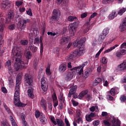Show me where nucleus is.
I'll return each mask as SVG.
<instances>
[{"label":"nucleus","mask_w":126,"mask_h":126,"mask_svg":"<svg viewBox=\"0 0 126 126\" xmlns=\"http://www.w3.org/2000/svg\"><path fill=\"white\" fill-rule=\"evenodd\" d=\"M22 79V75L19 74L16 77V89L14 97V104L16 107H25L26 104L20 102V84Z\"/></svg>","instance_id":"3"},{"label":"nucleus","mask_w":126,"mask_h":126,"mask_svg":"<svg viewBox=\"0 0 126 126\" xmlns=\"http://www.w3.org/2000/svg\"><path fill=\"white\" fill-rule=\"evenodd\" d=\"M9 29L10 30H14V29H15V25L14 24L10 25L9 26Z\"/></svg>","instance_id":"58"},{"label":"nucleus","mask_w":126,"mask_h":126,"mask_svg":"<svg viewBox=\"0 0 126 126\" xmlns=\"http://www.w3.org/2000/svg\"><path fill=\"white\" fill-rule=\"evenodd\" d=\"M101 34L106 37L109 34V30L107 29H104Z\"/></svg>","instance_id":"46"},{"label":"nucleus","mask_w":126,"mask_h":126,"mask_svg":"<svg viewBox=\"0 0 126 126\" xmlns=\"http://www.w3.org/2000/svg\"><path fill=\"white\" fill-rule=\"evenodd\" d=\"M126 17L124 20L123 23L120 24V26L119 27V29H120V31L121 32H124V31L126 30Z\"/></svg>","instance_id":"16"},{"label":"nucleus","mask_w":126,"mask_h":126,"mask_svg":"<svg viewBox=\"0 0 126 126\" xmlns=\"http://www.w3.org/2000/svg\"><path fill=\"white\" fill-rule=\"evenodd\" d=\"M1 91L3 93H4L5 94H6V93H7V90H6V88H5V87H2Z\"/></svg>","instance_id":"59"},{"label":"nucleus","mask_w":126,"mask_h":126,"mask_svg":"<svg viewBox=\"0 0 126 126\" xmlns=\"http://www.w3.org/2000/svg\"><path fill=\"white\" fill-rule=\"evenodd\" d=\"M86 41V38L83 37L80 39L77 43H74L75 48H78L79 50H75L72 52L68 56V61H72L74 58H76L77 56H82L84 54V43Z\"/></svg>","instance_id":"2"},{"label":"nucleus","mask_w":126,"mask_h":126,"mask_svg":"<svg viewBox=\"0 0 126 126\" xmlns=\"http://www.w3.org/2000/svg\"><path fill=\"white\" fill-rule=\"evenodd\" d=\"M40 105L45 111L47 110V103H46V100H45V99L42 98L40 102Z\"/></svg>","instance_id":"25"},{"label":"nucleus","mask_w":126,"mask_h":126,"mask_svg":"<svg viewBox=\"0 0 126 126\" xmlns=\"http://www.w3.org/2000/svg\"><path fill=\"white\" fill-rule=\"evenodd\" d=\"M64 126V122L62 120L60 119H56V126Z\"/></svg>","instance_id":"23"},{"label":"nucleus","mask_w":126,"mask_h":126,"mask_svg":"<svg viewBox=\"0 0 126 126\" xmlns=\"http://www.w3.org/2000/svg\"><path fill=\"white\" fill-rule=\"evenodd\" d=\"M120 100L122 103H125V102H126V95H125V94L122 95L120 96Z\"/></svg>","instance_id":"42"},{"label":"nucleus","mask_w":126,"mask_h":126,"mask_svg":"<svg viewBox=\"0 0 126 126\" xmlns=\"http://www.w3.org/2000/svg\"><path fill=\"white\" fill-rule=\"evenodd\" d=\"M118 68H120V70H126V62H124L120 64L118 66Z\"/></svg>","instance_id":"24"},{"label":"nucleus","mask_w":126,"mask_h":126,"mask_svg":"<svg viewBox=\"0 0 126 126\" xmlns=\"http://www.w3.org/2000/svg\"><path fill=\"white\" fill-rule=\"evenodd\" d=\"M96 109V106H93L90 108V111L91 112H94Z\"/></svg>","instance_id":"61"},{"label":"nucleus","mask_w":126,"mask_h":126,"mask_svg":"<svg viewBox=\"0 0 126 126\" xmlns=\"http://www.w3.org/2000/svg\"><path fill=\"white\" fill-rule=\"evenodd\" d=\"M6 67H8V69L9 71H11V62L10 60H8L6 63Z\"/></svg>","instance_id":"30"},{"label":"nucleus","mask_w":126,"mask_h":126,"mask_svg":"<svg viewBox=\"0 0 126 126\" xmlns=\"http://www.w3.org/2000/svg\"><path fill=\"white\" fill-rule=\"evenodd\" d=\"M77 124L79 125H82V124H83L82 118L78 117L76 120H74L73 122V125L74 126H77Z\"/></svg>","instance_id":"15"},{"label":"nucleus","mask_w":126,"mask_h":126,"mask_svg":"<svg viewBox=\"0 0 126 126\" xmlns=\"http://www.w3.org/2000/svg\"><path fill=\"white\" fill-rule=\"evenodd\" d=\"M86 63H83L82 65H80L78 67H73L72 70H73V69H76L77 70H79V69H80V68H83V67H84L86 65Z\"/></svg>","instance_id":"33"},{"label":"nucleus","mask_w":126,"mask_h":126,"mask_svg":"<svg viewBox=\"0 0 126 126\" xmlns=\"http://www.w3.org/2000/svg\"><path fill=\"white\" fill-rule=\"evenodd\" d=\"M33 89L32 88V86H29V89L28 90V95L30 98L33 99L34 98V94H33Z\"/></svg>","instance_id":"18"},{"label":"nucleus","mask_w":126,"mask_h":126,"mask_svg":"<svg viewBox=\"0 0 126 126\" xmlns=\"http://www.w3.org/2000/svg\"><path fill=\"white\" fill-rule=\"evenodd\" d=\"M13 18H14V14L13 13V12H12V11H9L6 17L5 23H6V24L11 23Z\"/></svg>","instance_id":"10"},{"label":"nucleus","mask_w":126,"mask_h":126,"mask_svg":"<svg viewBox=\"0 0 126 126\" xmlns=\"http://www.w3.org/2000/svg\"><path fill=\"white\" fill-rule=\"evenodd\" d=\"M54 53H55L56 54H59L60 52V48L59 47H56L54 48L53 49Z\"/></svg>","instance_id":"52"},{"label":"nucleus","mask_w":126,"mask_h":126,"mask_svg":"<svg viewBox=\"0 0 126 126\" xmlns=\"http://www.w3.org/2000/svg\"><path fill=\"white\" fill-rule=\"evenodd\" d=\"M52 100L53 102V106L56 109V107L58 105H59V101L58 100V97H57V94L55 92L52 95Z\"/></svg>","instance_id":"12"},{"label":"nucleus","mask_w":126,"mask_h":126,"mask_svg":"<svg viewBox=\"0 0 126 126\" xmlns=\"http://www.w3.org/2000/svg\"><path fill=\"white\" fill-rule=\"evenodd\" d=\"M68 43V37H63L60 42L61 45H65V44Z\"/></svg>","instance_id":"20"},{"label":"nucleus","mask_w":126,"mask_h":126,"mask_svg":"<svg viewBox=\"0 0 126 126\" xmlns=\"http://www.w3.org/2000/svg\"><path fill=\"white\" fill-rule=\"evenodd\" d=\"M79 96L80 98H83L85 96L87 101H90L92 99V94L91 93H89L88 90H85L82 91L79 94Z\"/></svg>","instance_id":"9"},{"label":"nucleus","mask_w":126,"mask_h":126,"mask_svg":"<svg viewBox=\"0 0 126 126\" xmlns=\"http://www.w3.org/2000/svg\"><path fill=\"white\" fill-rule=\"evenodd\" d=\"M30 22V20L27 19H21L20 20L17 24V28L20 30V31H22V30H25V28H26V25L27 23H29Z\"/></svg>","instance_id":"7"},{"label":"nucleus","mask_w":126,"mask_h":126,"mask_svg":"<svg viewBox=\"0 0 126 126\" xmlns=\"http://www.w3.org/2000/svg\"><path fill=\"white\" fill-rule=\"evenodd\" d=\"M3 31V18L0 19V33Z\"/></svg>","instance_id":"31"},{"label":"nucleus","mask_w":126,"mask_h":126,"mask_svg":"<svg viewBox=\"0 0 126 126\" xmlns=\"http://www.w3.org/2000/svg\"><path fill=\"white\" fill-rule=\"evenodd\" d=\"M64 123L66 126H70V123H69V121H68V120L67 118H65Z\"/></svg>","instance_id":"56"},{"label":"nucleus","mask_w":126,"mask_h":126,"mask_svg":"<svg viewBox=\"0 0 126 126\" xmlns=\"http://www.w3.org/2000/svg\"><path fill=\"white\" fill-rule=\"evenodd\" d=\"M105 37L106 36L105 35H103V34H102V33H101V34L99 36L98 38V42H99V43L101 44V43H102L103 41H104V39H105Z\"/></svg>","instance_id":"34"},{"label":"nucleus","mask_w":126,"mask_h":126,"mask_svg":"<svg viewBox=\"0 0 126 126\" xmlns=\"http://www.w3.org/2000/svg\"><path fill=\"white\" fill-rule=\"evenodd\" d=\"M25 86L31 87L33 84V76L30 74L26 73L24 76Z\"/></svg>","instance_id":"6"},{"label":"nucleus","mask_w":126,"mask_h":126,"mask_svg":"<svg viewBox=\"0 0 126 126\" xmlns=\"http://www.w3.org/2000/svg\"><path fill=\"white\" fill-rule=\"evenodd\" d=\"M25 57L27 59V60H31V58H32V53L30 51H28L25 54Z\"/></svg>","instance_id":"29"},{"label":"nucleus","mask_w":126,"mask_h":126,"mask_svg":"<svg viewBox=\"0 0 126 126\" xmlns=\"http://www.w3.org/2000/svg\"><path fill=\"white\" fill-rule=\"evenodd\" d=\"M3 106L5 110H6V111L7 112L8 114H11V110H10V109L7 107V105L5 104H4Z\"/></svg>","instance_id":"45"},{"label":"nucleus","mask_w":126,"mask_h":126,"mask_svg":"<svg viewBox=\"0 0 126 126\" xmlns=\"http://www.w3.org/2000/svg\"><path fill=\"white\" fill-rule=\"evenodd\" d=\"M51 121L54 126H57V121H55V117L52 116L51 118Z\"/></svg>","instance_id":"51"},{"label":"nucleus","mask_w":126,"mask_h":126,"mask_svg":"<svg viewBox=\"0 0 126 126\" xmlns=\"http://www.w3.org/2000/svg\"><path fill=\"white\" fill-rule=\"evenodd\" d=\"M40 121L41 122V123H42V125H46V124L48 123L47 119L45 118V115H44V114H43L40 115Z\"/></svg>","instance_id":"19"},{"label":"nucleus","mask_w":126,"mask_h":126,"mask_svg":"<svg viewBox=\"0 0 126 126\" xmlns=\"http://www.w3.org/2000/svg\"><path fill=\"white\" fill-rule=\"evenodd\" d=\"M27 14L30 15V16H32V10L31 9H29L27 11Z\"/></svg>","instance_id":"57"},{"label":"nucleus","mask_w":126,"mask_h":126,"mask_svg":"<svg viewBox=\"0 0 126 126\" xmlns=\"http://www.w3.org/2000/svg\"><path fill=\"white\" fill-rule=\"evenodd\" d=\"M60 16L61 11L59 9H54L52 13V16L50 18V23H54L58 21Z\"/></svg>","instance_id":"4"},{"label":"nucleus","mask_w":126,"mask_h":126,"mask_svg":"<svg viewBox=\"0 0 126 126\" xmlns=\"http://www.w3.org/2000/svg\"><path fill=\"white\" fill-rule=\"evenodd\" d=\"M97 70L98 72H100L101 70V71H103V72L105 71V70H106V66H104L103 67V68H102V66H99L97 67Z\"/></svg>","instance_id":"40"},{"label":"nucleus","mask_w":126,"mask_h":126,"mask_svg":"<svg viewBox=\"0 0 126 126\" xmlns=\"http://www.w3.org/2000/svg\"><path fill=\"white\" fill-rule=\"evenodd\" d=\"M91 73V72L90 71V69L86 70L85 72V75L86 77H88V76H89Z\"/></svg>","instance_id":"48"},{"label":"nucleus","mask_w":126,"mask_h":126,"mask_svg":"<svg viewBox=\"0 0 126 126\" xmlns=\"http://www.w3.org/2000/svg\"><path fill=\"white\" fill-rule=\"evenodd\" d=\"M72 77H73V73L72 72H68L65 79L67 81H70L71 79H72Z\"/></svg>","instance_id":"17"},{"label":"nucleus","mask_w":126,"mask_h":126,"mask_svg":"<svg viewBox=\"0 0 126 126\" xmlns=\"http://www.w3.org/2000/svg\"><path fill=\"white\" fill-rule=\"evenodd\" d=\"M111 123L113 125L111 124L107 120H103V124L105 126H121V122L120 121H117V119L114 117H112Z\"/></svg>","instance_id":"8"},{"label":"nucleus","mask_w":126,"mask_h":126,"mask_svg":"<svg viewBox=\"0 0 126 126\" xmlns=\"http://www.w3.org/2000/svg\"><path fill=\"white\" fill-rule=\"evenodd\" d=\"M39 42L40 43V54L41 57H42V56H43V52H44V45L43 44V41L42 40V38L40 39Z\"/></svg>","instance_id":"27"},{"label":"nucleus","mask_w":126,"mask_h":126,"mask_svg":"<svg viewBox=\"0 0 126 126\" xmlns=\"http://www.w3.org/2000/svg\"><path fill=\"white\" fill-rule=\"evenodd\" d=\"M126 11V8H123L122 9H120L118 12L119 15H122V14H124L125 12Z\"/></svg>","instance_id":"44"},{"label":"nucleus","mask_w":126,"mask_h":126,"mask_svg":"<svg viewBox=\"0 0 126 126\" xmlns=\"http://www.w3.org/2000/svg\"><path fill=\"white\" fill-rule=\"evenodd\" d=\"M99 124H100V122H99V121H96L93 123V125L94 126H99Z\"/></svg>","instance_id":"64"},{"label":"nucleus","mask_w":126,"mask_h":126,"mask_svg":"<svg viewBox=\"0 0 126 126\" xmlns=\"http://www.w3.org/2000/svg\"><path fill=\"white\" fill-rule=\"evenodd\" d=\"M86 120L87 122H92V118L89 115L86 116Z\"/></svg>","instance_id":"54"},{"label":"nucleus","mask_w":126,"mask_h":126,"mask_svg":"<svg viewBox=\"0 0 126 126\" xmlns=\"http://www.w3.org/2000/svg\"><path fill=\"white\" fill-rule=\"evenodd\" d=\"M42 114L43 113H40V112H39V111H36L35 113V118L36 119H38V118H39V117H40V118L41 117V115H42Z\"/></svg>","instance_id":"47"},{"label":"nucleus","mask_w":126,"mask_h":126,"mask_svg":"<svg viewBox=\"0 0 126 126\" xmlns=\"http://www.w3.org/2000/svg\"><path fill=\"white\" fill-rule=\"evenodd\" d=\"M101 62L102 63L104 64V66H106V65L105 64H107V63H108L107 58H106V57H102L101 60Z\"/></svg>","instance_id":"43"},{"label":"nucleus","mask_w":126,"mask_h":126,"mask_svg":"<svg viewBox=\"0 0 126 126\" xmlns=\"http://www.w3.org/2000/svg\"><path fill=\"white\" fill-rule=\"evenodd\" d=\"M22 46H27L28 45V40H21L20 42Z\"/></svg>","instance_id":"39"},{"label":"nucleus","mask_w":126,"mask_h":126,"mask_svg":"<svg viewBox=\"0 0 126 126\" xmlns=\"http://www.w3.org/2000/svg\"><path fill=\"white\" fill-rule=\"evenodd\" d=\"M23 4V2H22V1H16L15 2V5H16V6H18V7L20 6V5H22Z\"/></svg>","instance_id":"49"},{"label":"nucleus","mask_w":126,"mask_h":126,"mask_svg":"<svg viewBox=\"0 0 126 126\" xmlns=\"http://www.w3.org/2000/svg\"><path fill=\"white\" fill-rule=\"evenodd\" d=\"M85 26H86V28L84 29L83 31L84 34H86L91 28H92V24H91L90 23L87 22L86 24H85Z\"/></svg>","instance_id":"14"},{"label":"nucleus","mask_w":126,"mask_h":126,"mask_svg":"<svg viewBox=\"0 0 126 126\" xmlns=\"http://www.w3.org/2000/svg\"><path fill=\"white\" fill-rule=\"evenodd\" d=\"M107 98L108 100H110V101H113V100H114V97L109 94L107 95Z\"/></svg>","instance_id":"60"},{"label":"nucleus","mask_w":126,"mask_h":126,"mask_svg":"<svg viewBox=\"0 0 126 126\" xmlns=\"http://www.w3.org/2000/svg\"><path fill=\"white\" fill-rule=\"evenodd\" d=\"M71 70H75V71L78 73V74L79 75H81V74H82V73H83V68H81L79 69V70H77L76 69H73L72 68L71 69Z\"/></svg>","instance_id":"38"},{"label":"nucleus","mask_w":126,"mask_h":126,"mask_svg":"<svg viewBox=\"0 0 126 126\" xmlns=\"http://www.w3.org/2000/svg\"><path fill=\"white\" fill-rule=\"evenodd\" d=\"M40 43V39L39 38H36L34 39V44H39Z\"/></svg>","instance_id":"62"},{"label":"nucleus","mask_w":126,"mask_h":126,"mask_svg":"<svg viewBox=\"0 0 126 126\" xmlns=\"http://www.w3.org/2000/svg\"><path fill=\"white\" fill-rule=\"evenodd\" d=\"M47 35H48L49 36L50 35L52 37H54V36H56V35H57V33H55V32H48Z\"/></svg>","instance_id":"53"},{"label":"nucleus","mask_w":126,"mask_h":126,"mask_svg":"<svg viewBox=\"0 0 126 126\" xmlns=\"http://www.w3.org/2000/svg\"><path fill=\"white\" fill-rule=\"evenodd\" d=\"M67 66L65 63L61 64L58 68V71L60 73H63L66 70Z\"/></svg>","instance_id":"13"},{"label":"nucleus","mask_w":126,"mask_h":126,"mask_svg":"<svg viewBox=\"0 0 126 126\" xmlns=\"http://www.w3.org/2000/svg\"><path fill=\"white\" fill-rule=\"evenodd\" d=\"M11 57L13 58V61L15 62L14 67L16 71H18L19 69H25V63L28 64L29 61L27 60L26 63L22 61V56L20 49L16 46H14L12 49Z\"/></svg>","instance_id":"1"},{"label":"nucleus","mask_w":126,"mask_h":126,"mask_svg":"<svg viewBox=\"0 0 126 126\" xmlns=\"http://www.w3.org/2000/svg\"><path fill=\"white\" fill-rule=\"evenodd\" d=\"M1 126H10V125H9L8 123L3 121L1 122Z\"/></svg>","instance_id":"55"},{"label":"nucleus","mask_w":126,"mask_h":126,"mask_svg":"<svg viewBox=\"0 0 126 126\" xmlns=\"http://www.w3.org/2000/svg\"><path fill=\"white\" fill-rule=\"evenodd\" d=\"M110 94L112 96H115V94L116 93V89L112 88L110 90Z\"/></svg>","instance_id":"50"},{"label":"nucleus","mask_w":126,"mask_h":126,"mask_svg":"<svg viewBox=\"0 0 126 126\" xmlns=\"http://www.w3.org/2000/svg\"><path fill=\"white\" fill-rule=\"evenodd\" d=\"M97 13L96 12H94V13H93L91 16L90 17L89 21H87V22H89V23H91V22L90 21H91V20L92 19V18H94L95 17V16H97Z\"/></svg>","instance_id":"37"},{"label":"nucleus","mask_w":126,"mask_h":126,"mask_svg":"<svg viewBox=\"0 0 126 126\" xmlns=\"http://www.w3.org/2000/svg\"><path fill=\"white\" fill-rule=\"evenodd\" d=\"M87 16V13H84L81 15V18H85Z\"/></svg>","instance_id":"63"},{"label":"nucleus","mask_w":126,"mask_h":126,"mask_svg":"<svg viewBox=\"0 0 126 126\" xmlns=\"http://www.w3.org/2000/svg\"><path fill=\"white\" fill-rule=\"evenodd\" d=\"M76 19H77V17L75 16H70L68 17V20L70 22L74 21V20H76Z\"/></svg>","instance_id":"41"},{"label":"nucleus","mask_w":126,"mask_h":126,"mask_svg":"<svg viewBox=\"0 0 126 126\" xmlns=\"http://www.w3.org/2000/svg\"><path fill=\"white\" fill-rule=\"evenodd\" d=\"M79 25V21H77L71 24H70L69 25L68 30L69 33L71 34V36H74V34L76 32V29Z\"/></svg>","instance_id":"5"},{"label":"nucleus","mask_w":126,"mask_h":126,"mask_svg":"<svg viewBox=\"0 0 126 126\" xmlns=\"http://www.w3.org/2000/svg\"><path fill=\"white\" fill-rule=\"evenodd\" d=\"M40 82L42 90L44 92H46L48 90V83L46 82L44 78H41Z\"/></svg>","instance_id":"11"},{"label":"nucleus","mask_w":126,"mask_h":126,"mask_svg":"<svg viewBox=\"0 0 126 126\" xmlns=\"http://www.w3.org/2000/svg\"><path fill=\"white\" fill-rule=\"evenodd\" d=\"M9 4L8 3V1L6 0L5 1H3L1 4V7L2 8H5L6 6H7Z\"/></svg>","instance_id":"36"},{"label":"nucleus","mask_w":126,"mask_h":126,"mask_svg":"<svg viewBox=\"0 0 126 126\" xmlns=\"http://www.w3.org/2000/svg\"><path fill=\"white\" fill-rule=\"evenodd\" d=\"M29 48L32 53H36L38 50V47L34 46V45H30Z\"/></svg>","instance_id":"32"},{"label":"nucleus","mask_w":126,"mask_h":126,"mask_svg":"<svg viewBox=\"0 0 126 126\" xmlns=\"http://www.w3.org/2000/svg\"><path fill=\"white\" fill-rule=\"evenodd\" d=\"M116 13H117V12H116V11H113L112 13L109 15V17H108L109 19H110V20H112L114 19L115 17H116L117 15H118V14H116Z\"/></svg>","instance_id":"26"},{"label":"nucleus","mask_w":126,"mask_h":126,"mask_svg":"<svg viewBox=\"0 0 126 126\" xmlns=\"http://www.w3.org/2000/svg\"><path fill=\"white\" fill-rule=\"evenodd\" d=\"M125 54H126V50H121L119 52H117L116 53V57H117V58H121L122 56L125 55Z\"/></svg>","instance_id":"22"},{"label":"nucleus","mask_w":126,"mask_h":126,"mask_svg":"<svg viewBox=\"0 0 126 126\" xmlns=\"http://www.w3.org/2000/svg\"><path fill=\"white\" fill-rule=\"evenodd\" d=\"M100 83H102V79L100 78H96L93 83V86H97V85Z\"/></svg>","instance_id":"21"},{"label":"nucleus","mask_w":126,"mask_h":126,"mask_svg":"<svg viewBox=\"0 0 126 126\" xmlns=\"http://www.w3.org/2000/svg\"><path fill=\"white\" fill-rule=\"evenodd\" d=\"M77 90V86H73L72 87L71 89H70L69 92L72 93L73 94H74L75 92H76V91Z\"/></svg>","instance_id":"35"},{"label":"nucleus","mask_w":126,"mask_h":126,"mask_svg":"<svg viewBox=\"0 0 126 126\" xmlns=\"http://www.w3.org/2000/svg\"><path fill=\"white\" fill-rule=\"evenodd\" d=\"M117 47H119V44H116L114 46L110 47V49H108L105 50L104 52V53L107 54L108 53H110V52H112V51H113V50H115V48H117Z\"/></svg>","instance_id":"28"}]
</instances>
